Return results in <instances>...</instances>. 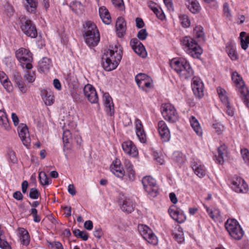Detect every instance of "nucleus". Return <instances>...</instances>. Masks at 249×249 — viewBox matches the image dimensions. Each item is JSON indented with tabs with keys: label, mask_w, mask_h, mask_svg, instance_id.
<instances>
[{
	"label": "nucleus",
	"mask_w": 249,
	"mask_h": 249,
	"mask_svg": "<svg viewBox=\"0 0 249 249\" xmlns=\"http://www.w3.org/2000/svg\"><path fill=\"white\" fill-rule=\"evenodd\" d=\"M122 52L120 48L115 45L104 51L102 57V63L106 71L115 69L122 59Z\"/></svg>",
	"instance_id": "1"
},
{
	"label": "nucleus",
	"mask_w": 249,
	"mask_h": 249,
	"mask_svg": "<svg viewBox=\"0 0 249 249\" xmlns=\"http://www.w3.org/2000/svg\"><path fill=\"white\" fill-rule=\"evenodd\" d=\"M124 164L125 169L126 176L127 179L130 181H133L135 179V172L133 170V166L130 161L125 159ZM111 172L117 177L122 178L125 175V171L122 165L120 160L116 159L110 167Z\"/></svg>",
	"instance_id": "2"
},
{
	"label": "nucleus",
	"mask_w": 249,
	"mask_h": 249,
	"mask_svg": "<svg viewBox=\"0 0 249 249\" xmlns=\"http://www.w3.org/2000/svg\"><path fill=\"white\" fill-rule=\"evenodd\" d=\"M170 65L182 79H188L194 74V71L189 63L184 59L174 58L170 60Z\"/></svg>",
	"instance_id": "3"
},
{
	"label": "nucleus",
	"mask_w": 249,
	"mask_h": 249,
	"mask_svg": "<svg viewBox=\"0 0 249 249\" xmlns=\"http://www.w3.org/2000/svg\"><path fill=\"white\" fill-rule=\"evenodd\" d=\"M84 37L87 44L89 47L97 45L100 36L96 25L91 21H88L83 24Z\"/></svg>",
	"instance_id": "4"
},
{
	"label": "nucleus",
	"mask_w": 249,
	"mask_h": 249,
	"mask_svg": "<svg viewBox=\"0 0 249 249\" xmlns=\"http://www.w3.org/2000/svg\"><path fill=\"white\" fill-rule=\"evenodd\" d=\"M181 42L186 53L192 57H198L202 53L201 47L192 37L186 36L183 37Z\"/></svg>",
	"instance_id": "5"
},
{
	"label": "nucleus",
	"mask_w": 249,
	"mask_h": 249,
	"mask_svg": "<svg viewBox=\"0 0 249 249\" xmlns=\"http://www.w3.org/2000/svg\"><path fill=\"white\" fill-rule=\"evenodd\" d=\"M234 85L245 105L249 108V90L240 75L234 71Z\"/></svg>",
	"instance_id": "6"
},
{
	"label": "nucleus",
	"mask_w": 249,
	"mask_h": 249,
	"mask_svg": "<svg viewBox=\"0 0 249 249\" xmlns=\"http://www.w3.org/2000/svg\"><path fill=\"white\" fill-rule=\"evenodd\" d=\"M16 56L23 68L27 70L32 68V54L29 50L23 48L19 49L16 52Z\"/></svg>",
	"instance_id": "7"
},
{
	"label": "nucleus",
	"mask_w": 249,
	"mask_h": 249,
	"mask_svg": "<svg viewBox=\"0 0 249 249\" xmlns=\"http://www.w3.org/2000/svg\"><path fill=\"white\" fill-rule=\"evenodd\" d=\"M161 112L164 119L170 123H174L179 119V115L175 107L170 103L161 106Z\"/></svg>",
	"instance_id": "8"
},
{
	"label": "nucleus",
	"mask_w": 249,
	"mask_h": 249,
	"mask_svg": "<svg viewBox=\"0 0 249 249\" xmlns=\"http://www.w3.org/2000/svg\"><path fill=\"white\" fill-rule=\"evenodd\" d=\"M20 28L24 34L28 37L36 38L37 35L36 27L33 22L25 16L19 18Z\"/></svg>",
	"instance_id": "9"
},
{
	"label": "nucleus",
	"mask_w": 249,
	"mask_h": 249,
	"mask_svg": "<svg viewBox=\"0 0 249 249\" xmlns=\"http://www.w3.org/2000/svg\"><path fill=\"white\" fill-rule=\"evenodd\" d=\"M142 182L144 190L152 196H157L158 186L156 180L150 176H146L142 178Z\"/></svg>",
	"instance_id": "10"
},
{
	"label": "nucleus",
	"mask_w": 249,
	"mask_h": 249,
	"mask_svg": "<svg viewBox=\"0 0 249 249\" xmlns=\"http://www.w3.org/2000/svg\"><path fill=\"white\" fill-rule=\"evenodd\" d=\"M138 230L143 238L148 242L153 245L157 244V237L148 226L143 224L139 225Z\"/></svg>",
	"instance_id": "11"
},
{
	"label": "nucleus",
	"mask_w": 249,
	"mask_h": 249,
	"mask_svg": "<svg viewBox=\"0 0 249 249\" xmlns=\"http://www.w3.org/2000/svg\"><path fill=\"white\" fill-rule=\"evenodd\" d=\"M83 91L84 95L90 103L95 104L98 102V95L93 86L87 84L84 87Z\"/></svg>",
	"instance_id": "12"
},
{
	"label": "nucleus",
	"mask_w": 249,
	"mask_h": 249,
	"mask_svg": "<svg viewBox=\"0 0 249 249\" xmlns=\"http://www.w3.org/2000/svg\"><path fill=\"white\" fill-rule=\"evenodd\" d=\"M168 213L170 216L179 223H183L186 219L183 212L175 206L170 207Z\"/></svg>",
	"instance_id": "13"
},
{
	"label": "nucleus",
	"mask_w": 249,
	"mask_h": 249,
	"mask_svg": "<svg viewBox=\"0 0 249 249\" xmlns=\"http://www.w3.org/2000/svg\"><path fill=\"white\" fill-rule=\"evenodd\" d=\"M158 129L162 142H168L170 139V132L164 121H160L159 122Z\"/></svg>",
	"instance_id": "14"
},
{
	"label": "nucleus",
	"mask_w": 249,
	"mask_h": 249,
	"mask_svg": "<svg viewBox=\"0 0 249 249\" xmlns=\"http://www.w3.org/2000/svg\"><path fill=\"white\" fill-rule=\"evenodd\" d=\"M192 88L194 94L197 97L204 95V85L201 80L198 77H194L192 82Z\"/></svg>",
	"instance_id": "15"
},
{
	"label": "nucleus",
	"mask_w": 249,
	"mask_h": 249,
	"mask_svg": "<svg viewBox=\"0 0 249 249\" xmlns=\"http://www.w3.org/2000/svg\"><path fill=\"white\" fill-rule=\"evenodd\" d=\"M190 164L191 168L196 176L199 178H203L205 176L206 169L199 160L193 158Z\"/></svg>",
	"instance_id": "16"
},
{
	"label": "nucleus",
	"mask_w": 249,
	"mask_h": 249,
	"mask_svg": "<svg viewBox=\"0 0 249 249\" xmlns=\"http://www.w3.org/2000/svg\"><path fill=\"white\" fill-rule=\"evenodd\" d=\"M130 43L132 49L138 55L143 58L146 57L147 53L145 48L137 38L132 39Z\"/></svg>",
	"instance_id": "17"
},
{
	"label": "nucleus",
	"mask_w": 249,
	"mask_h": 249,
	"mask_svg": "<svg viewBox=\"0 0 249 249\" xmlns=\"http://www.w3.org/2000/svg\"><path fill=\"white\" fill-rule=\"evenodd\" d=\"M122 147L124 152L133 157L138 155L137 148L134 143L131 141H126L122 144Z\"/></svg>",
	"instance_id": "18"
},
{
	"label": "nucleus",
	"mask_w": 249,
	"mask_h": 249,
	"mask_svg": "<svg viewBox=\"0 0 249 249\" xmlns=\"http://www.w3.org/2000/svg\"><path fill=\"white\" fill-rule=\"evenodd\" d=\"M134 123L136 129V133L137 137L142 143H145L147 140L146 135L145 131L144 130L142 121L139 119L136 118Z\"/></svg>",
	"instance_id": "19"
},
{
	"label": "nucleus",
	"mask_w": 249,
	"mask_h": 249,
	"mask_svg": "<svg viewBox=\"0 0 249 249\" xmlns=\"http://www.w3.org/2000/svg\"><path fill=\"white\" fill-rule=\"evenodd\" d=\"M18 132L23 144L28 146L30 143V138L27 125L21 124L18 127Z\"/></svg>",
	"instance_id": "20"
},
{
	"label": "nucleus",
	"mask_w": 249,
	"mask_h": 249,
	"mask_svg": "<svg viewBox=\"0 0 249 249\" xmlns=\"http://www.w3.org/2000/svg\"><path fill=\"white\" fill-rule=\"evenodd\" d=\"M103 100L106 107V111L110 116H112L114 113V104L112 98L108 93H104Z\"/></svg>",
	"instance_id": "21"
},
{
	"label": "nucleus",
	"mask_w": 249,
	"mask_h": 249,
	"mask_svg": "<svg viewBox=\"0 0 249 249\" xmlns=\"http://www.w3.org/2000/svg\"><path fill=\"white\" fill-rule=\"evenodd\" d=\"M116 29L117 34L119 37L124 36L126 31V23L123 18H118L116 23Z\"/></svg>",
	"instance_id": "22"
},
{
	"label": "nucleus",
	"mask_w": 249,
	"mask_h": 249,
	"mask_svg": "<svg viewBox=\"0 0 249 249\" xmlns=\"http://www.w3.org/2000/svg\"><path fill=\"white\" fill-rule=\"evenodd\" d=\"M216 161L219 164H223L228 157L227 147L225 145L220 146L218 148V156H215Z\"/></svg>",
	"instance_id": "23"
},
{
	"label": "nucleus",
	"mask_w": 249,
	"mask_h": 249,
	"mask_svg": "<svg viewBox=\"0 0 249 249\" xmlns=\"http://www.w3.org/2000/svg\"><path fill=\"white\" fill-rule=\"evenodd\" d=\"M234 180V192L236 193H245L247 191V184L244 179L239 177H237Z\"/></svg>",
	"instance_id": "24"
},
{
	"label": "nucleus",
	"mask_w": 249,
	"mask_h": 249,
	"mask_svg": "<svg viewBox=\"0 0 249 249\" xmlns=\"http://www.w3.org/2000/svg\"><path fill=\"white\" fill-rule=\"evenodd\" d=\"M185 4L189 11L193 14L198 13L201 10V6L197 0H186Z\"/></svg>",
	"instance_id": "25"
},
{
	"label": "nucleus",
	"mask_w": 249,
	"mask_h": 249,
	"mask_svg": "<svg viewBox=\"0 0 249 249\" xmlns=\"http://www.w3.org/2000/svg\"><path fill=\"white\" fill-rule=\"evenodd\" d=\"M18 233L20 235L21 244L25 246L28 245L30 241V238L28 231L23 228H19Z\"/></svg>",
	"instance_id": "26"
},
{
	"label": "nucleus",
	"mask_w": 249,
	"mask_h": 249,
	"mask_svg": "<svg viewBox=\"0 0 249 249\" xmlns=\"http://www.w3.org/2000/svg\"><path fill=\"white\" fill-rule=\"evenodd\" d=\"M42 99L46 106L52 105L54 101L53 93L51 91H48L46 90L41 91Z\"/></svg>",
	"instance_id": "27"
},
{
	"label": "nucleus",
	"mask_w": 249,
	"mask_h": 249,
	"mask_svg": "<svg viewBox=\"0 0 249 249\" xmlns=\"http://www.w3.org/2000/svg\"><path fill=\"white\" fill-rule=\"evenodd\" d=\"M0 126L1 128L6 130H9L10 125L9 120L6 113L2 110H0Z\"/></svg>",
	"instance_id": "28"
},
{
	"label": "nucleus",
	"mask_w": 249,
	"mask_h": 249,
	"mask_svg": "<svg viewBox=\"0 0 249 249\" xmlns=\"http://www.w3.org/2000/svg\"><path fill=\"white\" fill-rule=\"evenodd\" d=\"M99 12L103 22L109 24L111 22V17L108 10L105 7H101L99 9Z\"/></svg>",
	"instance_id": "29"
},
{
	"label": "nucleus",
	"mask_w": 249,
	"mask_h": 249,
	"mask_svg": "<svg viewBox=\"0 0 249 249\" xmlns=\"http://www.w3.org/2000/svg\"><path fill=\"white\" fill-rule=\"evenodd\" d=\"M190 122L191 126L194 130L198 136L202 134V129L198 122V121L194 116H192L190 119Z\"/></svg>",
	"instance_id": "30"
},
{
	"label": "nucleus",
	"mask_w": 249,
	"mask_h": 249,
	"mask_svg": "<svg viewBox=\"0 0 249 249\" xmlns=\"http://www.w3.org/2000/svg\"><path fill=\"white\" fill-rule=\"evenodd\" d=\"M26 3L24 7L29 13H35L38 5L37 0H26Z\"/></svg>",
	"instance_id": "31"
},
{
	"label": "nucleus",
	"mask_w": 249,
	"mask_h": 249,
	"mask_svg": "<svg viewBox=\"0 0 249 249\" xmlns=\"http://www.w3.org/2000/svg\"><path fill=\"white\" fill-rule=\"evenodd\" d=\"M234 240L241 239L244 234V231L238 222L234 219Z\"/></svg>",
	"instance_id": "32"
},
{
	"label": "nucleus",
	"mask_w": 249,
	"mask_h": 249,
	"mask_svg": "<svg viewBox=\"0 0 249 249\" xmlns=\"http://www.w3.org/2000/svg\"><path fill=\"white\" fill-rule=\"evenodd\" d=\"M240 39L241 47L244 50H246L249 44V35H246V33L242 32L240 34Z\"/></svg>",
	"instance_id": "33"
},
{
	"label": "nucleus",
	"mask_w": 249,
	"mask_h": 249,
	"mask_svg": "<svg viewBox=\"0 0 249 249\" xmlns=\"http://www.w3.org/2000/svg\"><path fill=\"white\" fill-rule=\"evenodd\" d=\"M217 92L222 102L224 105H228L229 102L226 90L221 87H218L217 88Z\"/></svg>",
	"instance_id": "34"
},
{
	"label": "nucleus",
	"mask_w": 249,
	"mask_h": 249,
	"mask_svg": "<svg viewBox=\"0 0 249 249\" xmlns=\"http://www.w3.org/2000/svg\"><path fill=\"white\" fill-rule=\"evenodd\" d=\"M121 209L124 212H125L127 213H131L134 210L132 202L130 200H124L121 206Z\"/></svg>",
	"instance_id": "35"
},
{
	"label": "nucleus",
	"mask_w": 249,
	"mask_h": 249,
	"mask_svg": "<svg viewBox=\"0 0 249 249\" xmlns=\"http://www.w3.org/2000/svg\"><path fill=\"white\" fill-rule=\"evenodd\" d=\"M149 6L157 17L160 19L163 20L165 18V15L160 7H155V4L152 3Z\"/></svg>",
	"instance_id": "36"
},
{
	"label": "nucleus",
	"mask_w": 249,
	"mask_h": 249,
	"mask_svg": "<svg viewBox=\"0 0 249 249\" xmlns=\"http://www.w3.org/2000/svg\"><path fill=\"white\" fill-rule=\"evenodd\" d=\"M203 27L200 26H197L194 30V36L197 38L199 41L204 40V34L203 31Z\"/></svg>",
	"instance_id": "37"
},
{
	"label": "nucleus",
	"mask_w": 249,
	"mask_h": 249,
	"mask_svg": "<svg viewBox=\"0 0 249 249\" xmlns=\"http://www.w3.org/2000/svg\"><path fill=\"white\" fill-rule=\"evenodd\" d=\"M173 159L179 164H181L185 161V157L181 152L176 151L173 153Z\"/></svg>",
	"instance_id": "38"
},
{
	"label": "nucleus",
	"mask_w": 249,
	"mask_h": 249,
	"mask_svg": "<svg viewBox=\"0 0 249 249\" xmlns=\"http://www.w3.org/2000/svg\"><path fill=\"white\" fill-rule=\"evenodd\" d=\"M39 179L42 185H48L52 182L51 179L47 177L45 172L43 171L39 173Z\"/></svg>",
	"instance_id": "39"
},
{
	"label": "nucleus",
	"mask_w": 249,
	"mask_h": 249,
	"mask_svg": "<svg viewBox=\"0 0 249 249\" xmlns=\"http://www.w3.org/2000/svg\"><path fill=\"white\" fill-rule=\"evenodd\" d=\"M225 227L231 237L233 235V219L229 218L225 223Z\"/></svg>",
	"instance_id": "40"
},
{
	"label": "nucleus",
	"mask_w": 249,
	"mask_h": 249,
	"mask_svg": "<svg viewBox=\"0 0 249 249\" xmlns=\"http://www.w3.org/2000/svg\"><path fill=\"white\" fill-rule=\"evenodd\" d=\"M152 80L151 78H148L137 83L139 87L142 90H145V88H151L152 87Z\"/></svg>",
	"instance_id": "41"
},
{
	"label": "nucleus",
	"mask_w": 249,
	"mask_h": 249,
	"mask_svg": "<svg viewBox=\"0 0 249 249\" xmlns=\"http://www.w3.org/2000/svg\"><path fill=\"white\" fill-rule=\"evenodd\" d=\"M175 239L179 243H182L184 240V238L183 236V232L182 229L178 226V233H174Z\"/></svg>",
	"instance_id": "42"
},
{
	"label": "nucleus",
	"mask_w": 249,
	"mask_h": 249,
	"mask_svg": "<svg viewBox=\"0 0 249 249\" xmlns=\"http://www.w3.org/2000/svg\"><path fill=\"white\" fill-rule=\"evenodd\" d=\"M24 78L28 82L32 83L36 79V73L35 71H26L24 75Z\"/></svg>",
	"instance_id": "43"
},
{
	"label": "nucleus",
	"mask_w": 249,
	"mask_h": 249,
	"mask_svg": "<svg viewBox=\"0 0 249 249\" xmlns=\"http://www.w3.org/2000/svg\"><path fill=\"white\" fill-rule=\"evenodd\" d=\"M179 19L181 25L184 28L189 27L190 25V21L188 17L185 14L180 15Z\"/></svg>",
	"instance_id": "44"
},
{
	"label": "nucleus",
	"mask_w": 249,
	"mask_h": 249,
	"mask_svg": "<svg viewBox=\"0 0 249 249\" xmlns=\"http://www.w3.org/2000/svg\"><path fill=\"white\" fill-rule=\"evenodd\" d=\"M73 233L76 237L80 238L84 241H86L88 239V235L86 231H81L79 229H76L73 231Z\"/></svg>",
	"instance_id": "45"
},
{
	"label": "nucleus",
	"mask_w": 249,
	"mask_h": 249,
	"mask_svg": "<svg viewBox=\"0 0 249 249\" xmlns=\"http://www.w3.org/2000/svg\"><path fill=\"white\" fill-rule=\"evenodd\" d=\"M40 67L43 70H48L51 67V60L47 57L43 58L42 60L40 62Z\"/></svg>",
	"instance_id": "46"
},
{
	"label": "nucleus",
	"mask_w": 249,
	"mask_h": 249,
	"mask_svg": "<svg viewBox=\"0 0 249 249\" xmlns=\"http://www.w3.org/2000/svg\"><path fill=\"white\" fill-rule=\"evenodd\" d=\"M30 214L32 215L33 217V220L34 222L38 223L41 220V217L38 214L37 210L36 208H32L30 211Z\"/></svg>",
	"instance_id": "47"
},
{
	"label": "nucleus",
	"mask_w": 249,
	"mask_h": 249,
	"mask_svg": "<svg viewBox=\"0 0 249 249\" xmlns=\"http://www.w3.org/2000/svg\"><path fill=\"white\" fill-rule=\"evenodd\" d=\"M71 95L74 101L76 102H80L82 100L80 94L78 92L76 88H73L71 91Z\"/></svg>",
	"instance_id": "48"
},
{
	"label": "nucleus",
	"mask_w": 249,
	"mask_h": 249,
	"mask_svg": "<svg viewBox=\"0 0 249 249\" xmlns=\"http://www.w3.org/2000/svg\"><path fill=\"white\" fill-rule=\"evenodd\" d=\"M226 51L231 60L233 58V44L231 41L228 42L226 47Z\"/></svg>",
	"instance_id": "49"
},
{
	"label": "nucleus",
	"mask_w": 249,
	"mask_h": 249,
	"mask_svg": "<svg viewBox=\"0 0 249 249\" xmlns=\"http://www.w3.org/2000/svg\"><path fill=\"white\" fill-rule=\"evenodd\" d=\"M71 138V132L69 130L64 131L62 137L64 143L67 144L69 143Z\"/></svg>",
	"instance_id": "50"
},
{
	"label": "nucleus",
	"mask_w": 249,
	"mask_h": 249,
	"mask_svg": "<svg viewBox=\"0 0 249 249\" xmlns=\"http://www.w3.org/2000/svg\"><path fill=\"white\" fill-rule=\"evenodd\" d=\"M40 193L38 190L36 188H32L30 189L29 196L33 199H36L38 198Z\"/></svg>",
	"instance_id": "51"
},
{
	"label": "nucleus",
	"mask_w": 249,
	"mask_h": 249,
	"mask_svg": "<svg viewBox=\"0 0 249 249\" xmlns=\"http://www.w3.org/2000/svg\"><path fill=\"white\" fill-rule=\"evenodd\" d=\"M3 88L8 92H11L13 90V87L11 81L8 79V80L1 83Z\"/></svg>",
	"instance_id": "52"
},
{
	"label": "nucleus",
	"mask_w": 249,
	"mask_h": 249,
	"mask_svg": "<svg viewBox=\"0 0 249 249\" xmlns=\"http://www.w3.org/2000/svg\"><path fill=\"white\" fill-rule=\"evenodd\" d=\"M242 158L244 161L249 164V151L247 148L241 149L240 150Z\"/></svg>",
	"instance_id": "53"
},
{
	"label": "nucleus",
	"mask_w": 249,
	"mask_h": 249,
	"mask_svg": "<svg viewBox=\"0 0 249 249\" xmlns=\"http://www.w3.org/2000/svg\"><path fill=\"white\" fill-rule=\"evenodd\" d=\"M13 81L15 85L18 83L23 81V79L19 72L17 71H14L13 73Z\"/></svg>",
	"instance_id": "54"
},
{
	"label": "nucleus",
	"mask_w": 249,
	"mask_h": 249,
	"mask_svg": "<svg viewBox=\"0 0 249 249\" xmlns=\"http://www.w3.org/2000/svg\"><path fill=\"white\" fill-rule=\"evenodd\" d=\"M223 12L224 16L230 20L231 19V14L230 12L229 5L227 3H225L223 5Z\"/></svg>",
	"instance_id": "55"
},
{
	"label": "nucleus",
	"mask_w": 249,
	"mask_h": 249,
	"mask_svg": "<svg viewBox=\"0 0 249 249\" xmlns=\"http://www.w3.org/2000/svg\"><path fill=\"white\" fill-rule=\"evenodd\" d=\"M112 4L120 9L123 10L124 9V4L123 0H111Z\"/></svg>",
	"instance_id": "56"
},
{
	"label": "nucleus",
	"mask_w": 249,
	"mask_h": 249,
	"mask_svg": "<svg viewBox=\"0 0 249 249\" xmlns=\"http://www.w3.org/2000/svg\"><path fill=\"white\" fill-rule=\"evenodd\" d=\"M148 78H151L146 74L140 73L135 76V81L136 83H138Z\"/></svg>",
	"instance_id": "57"
},
{
	"label": "nucleus",
	"mask_w": 249,
	"mask_h": 249,
	"mask_svg": "<svg viewBox=\"0 0 249 249\" xmlns=\"http://www.w3.org/2000/svg\"><path fill=\"white\" fill-rule=\"evenodd\" d=\"M148 36V33L145 29H142L140 30L138 34L137 37L138 38L142 40H143L145 39Z\"/></svg>",
	"instance_id": "58"
},
{
	"label": "nucleus",
	"mask_w": 249,
	"mask_h": 249,
	"mask_svg": "<svg viewBox=\"0 0 249 249\" xmlns=\"http://www.w3.org/2000/svg\"><path fill=\"white\" fill-rule=\"evenodd\" d=\"M213 127L218 135L221 134L224 130L223 125L219 123L213 124Z\"/></svg>",
	"instance_id": "59"
},
{
	"label": "nucleus",
	"mask_w": 249,
	"mask_h": 249,
	"mask_svg": "<svg viewBox=\"0 0 249 249\" xmlns=\"http://www.w3.org/2000/svg\"><path fill=\"white\" fill-rule=\"evenodd\" d=\"M207 212L209 214V215L213 220H215L217 218V215L219 216V212L217 210L212 211L209 208H207Z\"/></svg>",
	"instance_id": "60"
},
{
	"label": "nucleus",
	"mask_w": 249,
	"mask_h": 249,
	"mask_svg": "<svg viewBox=\"0 0 249 249\" xmlns=\"http://www.w3.org/2000/svg\"><path fill=\"white\" fill-rule=\"evenodd\" d=\"M16 86L22 93H25L27 92L28 89L23 81L18 83Z\"/></svg>",
	"instance_id": "61"
},
{
	"label": "nucleus",
	"mask_w": 249,
	"mask_h": 249,
	"mask_svg": "<svg viewBox=\"0 0 249 249\" xmlns=\"http://www.w3.org/2000/svg\"><path fill=\"white\" fill-rule=\"evenodd\" d=\"M8 155L9 156L10 160L12 162L15 163L17 161V159L15 153L13 150H12V149H9L8 152Z\"/></svg>",
	"instance_id": "62"
},
{
	"label": "nucleus",
	"mask_w": 249,
	"mask_h": 249,
	"mask_svg": "<svg viewBox=\"0 0 249 249\" xmlns=\"http://www.w3.org/2000/svg\"><path fill=\"white\" fill-rule=\"evenodd\" d=\"M240 249H249V242L248 240H244L238 244Z\"/></svg>",
	"instance_id": "63"
},
{
	"label": "nucleus",
	"mask_w": 249,
	"mask_h": 249,
	"mask_svg": "<svg viewBox=\"0 0 249 249\" xmlns=\"http://www.w3.org/2000/svg\"><path fill=\"white\" fill-rule=\"evenodd\" d=\"M93 235L95 237L100 239L103 235L102 230L100 228L95 229L93 232Z\"/></svg>",
	"instance_id": "64"
}]
</instances>
